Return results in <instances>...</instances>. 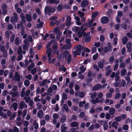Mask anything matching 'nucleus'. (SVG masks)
<instances>
[{"instance_id": "c9c22d12", "label": "nucleus", "mask_w": 132, "mask_h": 132, "mask_svg": "<svg viewBox=\"0 0 132 132\" xmlns=\"http://www.w3.org/2000/svg\"><path fill=\"white\" fill-rule=\"evenodd\" d=\"M71 48V45L68 46V45H64L63 47V48L65 49H69Z\"/></svg>"}, {"instance_id": "c85d7f7f", "label": "nucleus", "mask_w": 132, "mask_h": 132, "mask_svg": "<svg viewBox=\"0 0 132 132\" xmlns=\"http://www.w3.org/2000/svg\"><path fill=\"white\" fill-rule=\"evenodd\" d=\"M86 101H84L82 102H80L79 103V106L80 107H82L83 106L84 104H85Z\"/></svg>"}, {"instance_id": "ddd939ff", "label": "nucleus", "mask_w": 132, "mask_h": 132, "mask_svg": "<svg viewBox=\"0 0 132 132\" xmlns=\"http://www.w3.org/2000/svg\"><path fill=\"white\" fill-rule=\"evenodd\" d=\"M109 114L111 115H113L115 112V110L113 108H111L109 110Z\"/></svg>"}, {"instance_id": "e433bc0d", "label": "nucleus", "mask_w": 132, "mask_h": 132, "mask_svg": "<svg viewBox=\"0 0 132 132\" xmlns=\"http://www.w3.org/2000/svg\"><path fill=\"white\" fill-rule=\"evenodd\" d=\"M121 96V94L120 93H117L115 96V98L117 99L119 98Z\"/></svg>"}, {"instance_id": "603ef678", "label": "nucleus", "mask_w": 132, "mask_h": 132, "mask_svg": "<svg viewBox=\"0 0 132 132\" xmlns=\"http://www.w3.org/2000/svg\"><path fill=\"white\" fill-rule=\"evenodd\" d=\"M108 121H107L105 120V121H103L101 120V121L100 123H101L102 125H107V123H108Z\"/></svg>"}, {"instance_id": "e2e57ef3", "label": "nucleus", "mask_w": 132, "mask_h": 132, "mask_svg": "<svg viewBox=\"0 0 132 132\" xmlns=\"http://www.w3.org/2000/svg\"><path fill=\"white\" fill-rule=\"evenodd\" d=\"M114 60V57L113 56H112L109 59V61L110 62L112 63Z\"/></svg>"}, {"instance_id": "de8ad7c7", "label": "nucleus", "mask_w": 132, "mask_h": 132, "mask_svg": "<svg viewBox=\"0 0 132 132\" xmlns=\"http://www.w3.org/2000/svg\"><path fill=\"white\" fill-rule=\"evenodd\" d=\"M100 43L99 42H95L94 45V46H96L97 47H99L100 46Z\"/></svg>"}, {"instance_id": "20e7f679", "label": "nucleus", "mask_w": 132, "mask_h": 132, "mask_svg": "<svg viewBox=\"0 0 132 132\" xmlns=\"http://www.w3.org/2000/svg\"><path fill=\"white\" fill-rule=\"evenodd\" d=\"M102 87V85L100 84H97L93 87V90H97L101 89Z\"/></svg>"}, {"instance_id": "f704fd0d", "label": "nucleus", "mask_w": 132, "mask_h": 132, "mask_svg": "<svg viewBox=\"0 0 132 132\" xmlns=\"http://www.w3.org/2000/svg\"><path fill=\"white\" fill-rule=\"evenodd\" d=\"M90 35V33L88 32L86 34L85 32H84L83 35V37L84 38H85L86 37H88Z\"/></svg>"}, {"instance_id": "680f3d73", "label": "nucleus", "mask_w": 132, "mask_h": 132, "mask_svg": "<svg viewBox=\"0 0 132 132\" xmlns=\"http://www.w3.org/2000/svg\"><path fill=\"white\" fill-rule=\"evenodd\" d=\"M118 38H117L115 37L113 39V44L114 45H116L117 44V41Z\"/></svg>"}, {"instance_id": "864d4df0", "label": "nucleus", "mask_w": 132, "mask_h": 132, "mask_svg": "<svg viewBox=\"0 0 132 132\" xmlns=\"http://www.w3.org/2000/svg\"><path fill=\"white\" fill-rule=\"evenodd\" d=\"M0 50L2 52H3L5 51L6 50H5V48L4 45H2L0 48Z\"/></svg>"}, {"instance_id": "0eeeda50", "label": "nucleus", "mask_w": 132, "mask_h": 132, "mask_svg": "<svg viewBox=\"0 0 132 132\" xmlns=\"http://www.w3.org/2000/svg\"><path fill=\"white\" fill-rule=\"evenodd\" d=\"M65 58V60L67 61L68 64L70 63L72 60V56L70 54L68 55Z\"/></svg>"}, {"instance_id": "423d86ee", "label": "nucleus", "mask_w": 132, "mask_h": 132, "mask_svg": "<svg viewBox=\"0 0 132 132\" xmlns=\"http://www.w3.org/2000/svg\"><path fill=\"white\" fill-rule=\"evenodd\" d=\"M88 4L89 3L87 0H83L81 3V7L83 8L85 7L88 6Z\"/></svg>"}, {"instance_id": "4d7b16f0", "label": "nucleus", "mask_w": 132, "mask_h": 132, "mask_svg": "<svg viewBox=\"0 0 132 132\" xmlns=\"http://www.w3.org/2000/svg\"><path fill=\"white\" fill-rule=\"evenodd\" d=\"M59 117V115L56 113H54L53 115V119H56Z\"/></svg>"}, {"instance_id": "b1692460", "label": "nucleus", "mask_w": 132, "mask_h": 132, "mask_svg": "<svg viewBox=\"0 0 132 132\" xmlns=\"http://www.w3.org/2000/svg\"><path fill=\"white\" fill-rule=\"evenodd\" d=\"M46 53L47 54V56H50L51 55V48H47V49Z\"/></svg>"}, {"instance_id": "13d9d810", "label": "nucleus", "mask_w": 132, "mask_h": 132, "mask_svg": "<svg viewBox=\"0 0 132 132\" xmlns=\"http://www.w3.org/2000/svg\"><path fill=\"white\" fill-rule=\"evenodd\" d=\"M16 12L19 14L21 13L22 12V10L20 8H19L16 9Z\"/></svg>"}, {"instance_id": "c756f323", "label": "nucleus", "mask_w": 132, "mask_h": 132, "mask_svg": "<svg viewBox=\"0 0 132 132\" xmlns=\"http://www.w3.org/2000/svg\"><path fill=\"white\" fill-rule=\"evenodd\" d=\"M24 84L26 86H28L30 85L29 81L28 80H26L24 81Z\"/></svg>"}, {"instance_id": "2eb2a0df", "label": "nucleus", "mask_w": 132, "mask_h": 132, "mask_svg": "<svg viewBox=\"0 0 132 132\" xmlns=\"http://www.w3.org/2000/svg\"><path fill=\"white\" fill-rule=\"evenodd\" d=\"M66 119V116L64 115L60 119V122H61L63 123L64 122Z\"/></svg>"}, {"instance_id": "f257e3e1", "label": "nucleus", "mask_w": 132, "mask_h": 132, "mask_svg": "<svg viewBox=\"0 0 132 132\" xmlns=\"http://www.w3.org/2000/svg\"><path fill=\"white\" fill-rule=\"evenodd\" d=\"M15 78L13 76V73L12 72H10L9 76V78L10 79L12 78V80L14 81L16 80L18 82H20V76L19 72H16L15 73Z\"/></svg>"}, {"instance_id": "052dcab7", "label": "nucleus", "mask_w": 132, "mask_h": 132, "mask_svg": "<svg viewBox=\"0 0 132 132\" xmlns=\"http://www.w3.org/2000/svg\"><path fill=\"white\" fill-rule=\"evenodd\" d=\"M60 31V30L58 28H55L54 29V32L56 33V34Z\"/></svg>"}, {"instance_id": "cd10ccee", "label": "nucleus", "mask_w": 132, "mask_h": 132, "mask_svg": "<svg viewBox=\"0 0 132 132\" xmlns=\"http://www.w3.org/2000/svg\"><path fill=\"white\" fill-rule=\"evenodd\" d=\"M85 47L84 46H82V45L80 44L78 45L77 47V50L81 51L82 49H84Z\"/></svg>"}, {"instance_id": "5701e85b", "label": "nucleus", "mask_w": 132, "mask_h": 132, "mask_svg": "<svg viewBox=\"0 0 132 132\" xmlns=\"http://www.w3.org/2000/svg\"><path fill=\"white\" fill-rule=\"evenodd\" d=\"M24 102L23 101H21L20 103L19 107L20 109H22L24 108Z\"/></svg>"}, {"instance_id": "79ce46f5", "label": "nucleus", "mask_w": 132, "mask_h": 132, "mask_svg": "<svg viewBox=\"0 0 132 132\" xmlns=\"http://www.w3.org/2000/svg\"><path fill=\"white\" fill-rule=\"evenodd\" d=\"M85 96L84 92L83 91H81L79 94V96L82 98H83Z\"/></svg>"}, {"instance_id": "3c124183", "label": "nucleus", "mask_w": 132, "mask_h": 132, "mask_svg": "<svg viewBox=\"0 0 132 132\" xmlns=\"http://www.w3.org/2000/svg\"><path fill=\"white\" fill-rule=\"evenodd\" d=\"M19 38L18 37H16L15 39V44L17 45L19 44Z\"/></svg>"}, {"instance_id": "bf43d9fd", "label": "nucleus", "mask_w": 132, "mask_h": 132, "mask_svg": "<svg viewBox=\"0 0 132 132\" xmlns=\"http://www.w3.org/2000/svg\"><path fill=\"white\" fill-rule=\"evenodd\" d=\"M106 97L108 98H110L112 96V94L111 93H108L106 94Z\"/></svg>"}, {"instance_id": "39448f33", "label": "nucleus", "mask_w": 132, "mask_h": 132, "mask_svg": "<svg viewBox=\"0 0 132 132\" xmlns=\"http://www.w3.org/2000/svg\"><path fill=\"white\" fill-rule=\"evenodd\" d=\"M105 62V60H103L101 62H98V67L100 69H103L104 67V64Z\"/></svg>"}, {"instance_id": "1a4fd4ad", "label": "nucleus", "mask_w": 132, "mask_h": 132, "mask_svg": "<svg viewBox=\"0 0 132 132\" xmlns=\"http://www.w3.org/2000/svg\"><path fill=\"white\" fill-rule=\"evenodd\" d=\"M27 21L29 22H30L31 21L32 19L31 16L28 14H27L25 15Z\"/></svg>"}, {"instance_id": "8fccbe9b", "label": "nucleus", "mask_w": 132, "mask_h": 132, "mask_svg": "<svg viewBox=\"0 0 132 132\" xmlns=\"http://www.w3.org/2000/svg\"><path fill=\"white\" fill-rule=\"evenodd\" d=\"M37 71V69L36 68H35L32 69L31 71V73L33 75H34Z\"/></svg>"}, {"instance_id": "4be33fe9", "label": "nucleus", "mask_w": 132, "mask_h": 132, "mask_svg": "<svg viewBox=\"0 0 132 132\" xmlns=\"http://www.w3.org/2000/svg\"><path fill=\"white\" fill-rule=\"evenodd\" d=\"M47 80L46 79H44L39 84L40 85V86H44L47 82Z\"/></svg>"}, {"instance_id": "69168bd1", "label": "nucleus", "mask_w": 132, "mask_h": 132, "mask_svg": "<svg viewBox=\"0 0 132 132\" xmlns=\"http://www.w3.org/2000/svg\"><path fill=\"white\" fill-rule=\"evenodd\" d=\"M90 59H87L84 61L83 63L86 65L88 62H90Z\"/></svg>"}, {"instance_id": "7ed1b4c3", "label": "nucleus", "mask_w": 132, "mask_h": 132, "mask_svg": "<svg viewBox=\"0 0 132 132\" xmlns=\"http://www.w3.org/2000/svg\"><path fill=\"white\" fill-rule=\"evenodd\" d=\"M101 22L102 24H106L109 22V19L108 17L104 16L101 18Z\"/></svg>"}, {"instance_id": "f03ea898", "label": "nucleus", "mask_w": 132, "mask_h": 132, "mask_svg": "<svg viewBox=\"0 0 132 132\" xmlns=\"http://www.w3.org/2000/svg\"><path fill=\"white\" fill-rule=\"evenodd\" d=\"M55 11V9L54 7H52L51 8L50 6L48 7L46 6L45 9V14H47V13H48V15H50L51 13H54Z\"/></svg>"}, {"instance_id": "a878e982", "label": "nucleus", "mask_w": 132, "mask_h": 132, "mask_svg": "<svg viewBox=\"0 0 132 132\" xmlns=\"http://www.w3.org/2000/svg\"><path fill=\"white\" fill-rule=\"evenodd\" d=\"M127 70L126 69H123L121 72V75L122 76H124L125 75Z\"/></svg>"}, {"instance_id": "f3484780", "label": "nucleus", "mask_w": 132, "mask_h": 132, "mask_svg": "<svg viewBox=\"0 0 132 132\" xmlns=\"http://www.w3.org/2000/svg\"><path fill=\"white\" fill-rule=\"evenodd\" d=\"M11 94L12 95V96L13 97H17L18 95V92L16 91L15 92H11Z\"/></svg>"}, {"instance_id": "bb28decb", "label": "nucleus", "mask_w": 132, "mask_h": 132, "mask_svg": "<svg viewBox=\"0 0 132 132\" xmlns=\"http://www.w3.org/2000/svg\"><path fill=\"white\" fill-rule=\"evenodd\" d=\"M72 30L74 31L75 32H78L80 29L79 27L75 26L72 28Z\"/></svg>"}, {"instance_id": "ea45409f", "label": "nucleus", "mask_w": 132, "mask_h": 132, "mask_svg": "<svg viewBox=\"0 0 132 132\" xmlns=\"http://www.w3.org/2000/svg\"><path fill=\"white\" fill-rule=\"evenodd\" d=\"M24 99L25 100V101L27 103H28L30 100V98L29 96H28L27 97H24Z\"/></svg>"}, {"instance_id": "0e129e2a", "label": "nucleus", "mask_w": 132, "mask_h": 132, "mask_svg": "<svg viewBox=\"0 0 132 132\" xmlns=\"http://www.w3.org/2000/svg\"><path fill=\"white\" fill-rule=\"evenodd\" d=\"M53 90V88L52 87H50L47 90V92H48L49 93H51Z\"/></svg>"}, {"instance_id": "a211bd4d", "label": "nucleus", "mask_w": 132, "mask_h": 132, "mask_svg": "<svg viewBox=\"0 0 132 132\" xmlns=\"http://www.w3.org/2000/svg\"><path fill=\"white\" fill-rule=\"evenodd\" d=\"M98 14V11H96L94 12L92 15L91 18H94L96 17Z\"/></svg>"}, {"instance_id": "5fc2aeb1", "label": "nucleus", "mask_w": 132, "mask_h": 132, "mask_svg": "<svg viewBox=\"0 0 132 132\" xmlns=\"http://www.w3.org/2000/svg\"><path fill=\"white\" fill-rule=\"evenodd\" d=\"M97 95V93L96 92H94L93 93L91 96V97L92 98H95Z\"/></svg>"}, {"instance_id": "393cba45", "label": "nucleus", "mask_w": 132, "mask_h": 132, "mask_svg": "<svg viewBox=\"0 0 132 132\" xmlns=\"http://www.w3.org/2000/svg\"><path fill=\"white\" fill-rule=\"evenodd\" d=\"M63 107L66 112H69V109L67 104H64Z\"/></svg>"}, {"instance_id": "774afa93", "label": "nucleus", "mask_w": 132, "mask_h": 132, "mask_svg": "<svg viewBox=\"0 0 132 132\" xmlns=\"http://www.w3.org/2000/svg\"><path fill=\"white\" fill-rule=\"evenodd\" d=\"M36 11L38 14L40 15L41 14V12L40 11V9L38 7L36 8Z\"/></svg>"}, {"instance_id": "c03bdc74", "label": "nucleus", "mask_w": 132, "mask_h": 132, "mask_svg": "<svg viewBox=\"0 0 132 132\" xmlns=\"http://www.w3.org/2000/svg\"><path fill=\"white\" fill-rule=\"evenodd\" d=\"M115 120L117 121L118 122L120 121L121 120V116H118L117 117L115 118Z\"/></svg>"}, {"instance_id": "37998d69", "label": "nucleus", "mask_w": 132, "mask_h": 132, "mask_svg": "<svg viewBox=\"0 0 132 132\" xmlns=\"http://www.w3.org/2000/svg\"><path fill=\"white\" fill-rule=\"evenodd\" d=\"M91 37L89 36L88 37H86L85 39V42H90L91 39Z\"/></svg>"}, {"instance_id": "f8f14e48", "label": "nucleus", "mask_w": 132, "mask_h": 132, "mask_svg": "<svg viewBox=\"0 0 132 132\" xmlns=\"http://www.w3.org/2000/svg\"><path fill=\"white\" fill-rule=\"evenodd\" d=\"M128 40V39L127 37L126 36L123 37L122 40L123 44L124 45L126 44Z\"/></svg>"}, {"instance_id": "aec40b11", "label": "nucleus", "mask_w": 132, "mask_h": 132, "mask_svg": "<svg viewBox=\"0 0 132 132\" xmlns=\"http://www.w3.org/2000/svg\"><path fill=\"white\" fill-rule=\"evenodd\" d=\"M67 95L65 92H63L62 93V98L64 100H66L67 98Z\"/></svg>"}, {"instance_id": "9d476101", "label": "nucleus", "mask_w": 132, "mask_h": 132, "mask_svg": "<svg viewBox=\"0 0 132 132\" xmlns=\"http://www.w3.org/2000/svg\"><path fill=\"white\" fill-rule=\"evenodd\" d=\"M18 19L16 18L13 16L11 18L10 22L13 24H14L17 22Z\"/></svg>"}, {"instance_id": "72a5a7b5", "label": "nucleus", "mask_w": 132, "mask_h": 132, "mask_svg": "<svg viewBox=\"0 0 132 132\" xmlns=\"http://www.w3.org/2000/svg\"><path fill=\"white\" fill-rule=\"evenodd\" d=\"M98 56V53H96L95 55H93V60H95L97 59Z\"/></svg>"}, {"instance_id": "4c0bfd02", "label": "nucleus", "mask_w": 132, "mask_h": 132, "mask_svg": "<svg viewBox=\"0 0 132 132\" xmlns=\"http://www.w3.org/2000/svg\"><path fill=\"white\" fill-rule=\"evenodd\" d=\"M63 8L62 5V4H59L57 6V9L59 10V11H60L62 10Z\"/></svg>"}, {"instance_id": "2f4dec72", "label": "nucleus", "mask_w": 132, "mask_h": 132, "mask_svg": "<svg viewBox=\"0 0 132 132\" xmlns=\"http://www.w3.org/2000/svg\"><path fill=\"white\" fill-rule=\"evenodd\" d=\"M15 37V35L14 34H13L11 37H10V42L12 43L13 42V41L14 40V38Z\"/></svg>"}, {"instance_id": "6ab92c4d", "label": "nucleus", "mask_w": 132, "mask_h": 132, "mask_svg": "<svg viewBox=\"0 0 132 132\" xmlns=\"http://www.w3.org/2000/svg\"><path fill=\"white\" fill-rule=\"evenodd\" d=\"M110 49L107 46H105L102 49V51L105 53H106L108 52Z\"/></svg>"}, {"instance_id": "6e6d98bb", "label": "nucleus", "mask_w": 132, "mask_h": 132, "mask_svg": "<svg viewBox=\"0 0 132 132\" xmlns=\"http://www.w3.org/2000/svg\"><path fill=\"white\" fill-rule=\"evenodd\" d=\"M66 25L67 26V28L68 29L69 27L71 25V22H66Z\"/></svg>"}, {"instance_id": "a18cd8bd", "label": "nucleus", "mask_w": 132, "mask_h": 132, "mask_svg": "<svg viewBox=\"0 0 132 132\" xmlns=\"http://www.w3.org/2000/svg\"><path fill=\"white\" fill-rule=\"evenodd\" d=\"M86 70V69L84 68V66L83 65H81L80 68V70L82 72H84Z\"/></svg>"}, {"instance_id": "09e8293b", "label": "nucleus", "mask_w": 132, "mask_h": 132, "mask_svg": "<svg viewBox=\"0 0 132 132\" xmlns=\"http://www.w3.org/2000/svg\"><path fill=\"white\" fill-rule=\"evenodd\" d=\"M122 128L124 130H127L128 129L129 127L127 125H125L123 126Z\"/></svg>"}, {"instance_id": "a19ab883", "label": "nucleus", "mask_w": 132, "mask_h": 132, "mask_svg": "<svg viewBox=\"0 0 132 132\" xmlns=\"http://www.w3.org/2000/svg\"><path fill=\"white\" fill-rule=\"evenodd\" d=\"M68 129V127H62L61 129V132H67L66 130Z\"/></svg>"}, {"instance_id": "dca6fc26", "label": "nucleus", "mask_w": 132, "mask_h": 132, "mask_svg": "<svg viewBox=\"0 0 132 132\" xmlns=\"http://www.w3.org/2000/svg\"><path fill=\"white\" fill-rule=\"evenodd\" d=\"M12 107L13 108L14 111H16L17 109L18 106V104L16 102H14L12 105Z\"/></svg>"}, {"instance_id": "58836bf2", "label": "nucleus", "mask_w": 132, "mask_h": 132, "mask_svg": "<svg viewBox=\"0 0 132 132\" xmlns=\"http://www.w3.org/2000/svg\"><path fill=\"white\" fill-rule=\"evenodd\" d=\"M3 56L4 58H7V53L6 51L2 52Z\"/></svg>"}, {"instance_id": "338daca9", "label": "nucleus", "mask_w": 132, "mask_h": 132, "mask_svg": "<svg viewBox=\"0 0 132 132\" xmlns=\"http://www.w3.org/2000/svg\"><path fill=\"white\" fill-rule=\"evenodd\" d=\"M126 67L125 64L123 62H121L119 66L120 68H123Z\"/></svg>"}, {"instance_id": "412c9836", "label": "nucleus", "mask_w": 132, "mask_h": 132, "mask_svg": "<svg viewBox=\"0 0 132 132\" xmlns=\"http://www.w3.org/2000/svg\"><path fill=\"white\" fill-rule=\"evenodd\" d=\"M33 125H34V128L35 129H38V123L36 122V120H35L34 121Z\"/></svg>"}, {"instance_id": "7c9ffc66", "label": "nucleus", "mask_w": 132, "mask_h": 132, "mask_svg": "<svg viewBox=\"0 0 132 132\" xmlns=\"http://www.w3.org/2000/svg\"><path fill=\"white\" fill-rule=\"evenodd\" d=\"M78 14L80 15V16L81 18H83L85 15V13L84 12H82L81 11H79L78 12Z\"/></svg>"}, {"instance_id": "49530a36", "label": "nucleus", "mask_w": 132, "mask_h": 132, "mask_svg": "<svg viewBox=\"0 0 132 132\" xmlns=\"http://www.w3.org/2000/svg\"><path fill=\"white\" fill-rule=\"evenodd\" d=\"M120 25V23H118L114 25V28L116 30H118L119 28Z\"/></svg>"}, {"instance_id": "4468645a", "label": "nucleus", "mask_w": 132, "mask_h": 132, "mask_svg": "<svg viewBox=\"0 0 132 132\" xmlns=\"http://www.w3.org/2000/svg\"><path fill=\"white\" fill-rule=\"evenodd\" d=\"M121 27L124 30H126L127 28V26L125 22H123L121 25Z\"/></svg>"}, {"instance_id": "6e6552de", "label": "nucleus", "mask_w": 132, "mask_h": 132, "mask_svg": "<svg viewBox=\"0 0 132 132\" xmlns=\"http://www.w3.org/2000/svg\"><path fill=\"white\" fill-rule=\"evenodd\" d=\"M62 54L63 55L64 58H66L68 55L70 54V52L67 50H65L63 51L62 53Z\"/></svg>"}, {"instance_id": "9b49d317", "label": "nucleus", "mask_w": 132, "mask_h": 132, "mask_svg": "<svg viewBox=\"0 0 132 132\" xmlns=\"http://www.w3.org/2000/svg\"><path fill=\"white\" fill-rule=\"evenodd\" d=\"M79 123L77 122H73L71 124V126L72 127H77L78 129L79 127H78Z\"/></svg>"}, {"instance_id": "473e14b6", "label": "nucleus", "mask_w": 132, "mask_h": 132, "mask_svg": "<svg viewBox=\"0 0 132 132\" xmlns=\"http://www.w3.org/2000/svg\"><path fill=\"white\" fill-rule=\"evenodd\" d=\"M53 40H51L50 42H49L46 45V47L47 48H50V47L51 45L52 42H53Z\"/></svg>"}]
</instances>
